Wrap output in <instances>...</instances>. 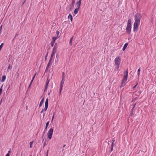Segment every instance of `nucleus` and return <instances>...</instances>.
<instances>
[{
	"mask_svg": "<svg viewBox=\"0 0 156 156\" xmlns=\"http://www.w3.org/2000/svg\"><path fill=\"white\" fill-rule=\"evenodd\" d=\"M128 73V72L127 71L126 72H124L123 78L122 81V85L120 87V88L124 86L126 83V82L127 80Z\"/></svg>",
	"mask_w": 156,
	"mask_h": 156,
	"instance_id": "nucleus-1",
	"label": "nucleus"
},
{
	"mask_svg": "<svg viewBox=\"0 0 156 156\" xmlns=\"http://www.w3.org/2000/svg\"><path fill=\"white\" fill-rule=\"evenodd\" d=\"M131 21L130 19H129L128 21L126 31L127 33L130 34L131 31Z\"/></svg>",
	"mask_w": 156,
	"mask_h": 156,
	"instance_id": "nucleus-2",
	"label": "nucleus"
},
{
	"mask_svg": "<svg viewBox=\"0 0 156 156\" xmlns=\"http://www.w3.org/2000/svg\"><path fill=\"white\" fill-rule=\"evenodd\" d=\"M142 18V16L140 14L137 13L136 14L135 16V21L137 23H140V20Z\"/></svg>",
	"mask_w": 156,
	"mask_h": 156,
	"instance_id": "nucleus-3",
	"label": "nucleus"
},
{
	"mask_svg": "<svg viewBox=\"0 0 156 156\" xmlns=\"http://www.w3.org/2000/svg\"><path fill=\"white\" fill-rule=\"evenodd\" d=\"M53 129L52 128H51L48 132V137L50 139H51L52 138V136L53 133Z\"/></svg>",
	"mask_w": 156,
	"mask_h": 156,
	"instance_id": "nucleus-4",
	"label": "nucleus"
},
{
	"mask_svg": "<svg viewBox=\"0 0 156 156\" xmlns=\"http://www.w3.org/2000/svg\"><path fill=\"white\" fill-rule=\"evenodd\" d=\"M140 23H137L135 21L133 25V31L135 32L136 31L138 30V27Z\"/></svg>",
	"mask_w": 156,
	"mask_h": 156,
	"instance_id": "nucleus-5",
	"label": "nucleus"
},
{
	"mask_svg": "<svg viewBox=\"0 0 156 156\" xmlns=\"http://www.w3.org/2000/svg\"><path fill=\"white\" fill-rule=\"evenodd\" d=\"M115 65H120L121 62V59L119 56L116 57L114 60Z\"/></svg>",
	"mask_w": 156,
	"mask_h": 156,
	"instance_id": "nucleus-6",
	"label": "nucleus"
},
{
	"mask_svg": "<svg viewBox=\"0 0 156 156\" xmlns=\"http://www.w3.org/2000/svg\"><path fill=\"white\" fill-rule=\"evenodd\" d=\"M57 48V47L55 45L54 46L52 49V51L51 55V57H53L54 56L56 51Z\"/></svg>",
	"mask_w": 156,
	"mask_h": 156,
	"instance_id": "nucleus-7",
	"label": "nucleus"
},
{
	"mask_svg": "<svg viewBox=\"0 0 156 156\" xmlns=\"http://www.w3.org/2000/svg\"><path fill=\"white\" fill-rule=\"evenodd\" d=\"M48 106V99L47 98L45 104L44 108V110L46 111L47 109Z\"/></svg>",
	"mask_w": 156,
	"mask_h": 156,
	"instance_id": "nucleus-8",
	"label": "nucleus"
},
{
	"mask_svg": "<svg viewBox=\"0 0 156 156\" xmlns=\"http://www.w3.org/2000/svg\"><path fill=\"white\" fill-rule=\"evenodd\" d=\"M119 65H115V66L114 69V71L117 72L118 73L119 71Z\"/></svg>",
	"mask_w": 156,
	"mask_h": 156,
	"instance_id": "nucleus-9",
	"label": "nucleus"
},
{
	"mask_svg": "<svg viewBox=\"0 0 156 156\" xmlns=\"http://www.w3.org/2000/svg\"><path fill=\"white\" fill-rule=\"evenodd\" d=\"M49 80H48V78L47 82L46 83V85L45 87V89L44 90V92L46 91L47 90V89L48 88V85L49 83Z\"/></svg>",
	"mask_w": 156,
	"mask_h": 156,
	"instance_id": "nucleus-10",
	"label": "nucleus"
},
{
	"mask_svg": "<svg viewBox=\"0 0 156 156\" xmlns=\"http://www.w3.org/2000/svg\"><path fill=\"white\" fill-rule=\"evenodd\" d=\"M81 0H80L78 2H76V7H76L78 8H80V5L81 4Z\"/></svg>",
	"mask_w": 156,
	"mask_h": 156,
	"instance_id": "nucleus-11",
	"label": "nucleus"
},
{
	"mask_svg": "<svg viewBox=\"0 0 156 156\" xmlns=\"http://www.w3.org/2000/svg\"><path fill=\"white\" fill-rule=\"evenodd\" d=\"M114 140H112V144L111 147V151H112L113 149V147L114 145Z\"/></svg>",
	"mask_w": 156,
	"mask_h": 156,
	"instance_id": "nucleus-12",
	"label": "nucleus"
},
{
	"mask_svg": "<svg viewBox=\"0 0 156 156\" xmlns=\"http://www.w3.org/2000/svg\"><path fill=\"white\" fill-rule=\"evenodd\" d=\"M79 8L76 7L75 9L74 12V13L75 14H76L78 12L79 10Z\"/></svg>",
	"mask_w": 156,
	"mask_h": 156,
	"instance_id": "nucleus-13",
	"label": "nucleus"
},
{
	"mask_svg": "<svg viewBox=\"0 0 156 156\" xmlns=\"http://www.w3.org/2000/svg\"><path fill=\"white\" fill-rule=\"evenodd\" d=\"M65 80L64 79H62L61 82L60 84V87H63V84L64 83Z\"/></svg>",
	"mask_w": 156,
	"mask_h": 156,
	"instance_id": "nucleus-14",
	"label": "nucleus"
},
{
	"mask_svg": "<svg viewBox=\"0 0 156 156\" xmlns=\"http://www.w3.org/2000/svg\"><path fill=\"white\" fill-rule=\"evenodd\" d=\"M128 45V44L127 43H126L124 46H123V47L122 49V50L123 51H124L125 50V49H126V48L127 47V46Z\"/></svg>",
	"mask_w": 156,
	"mask_h": 156,
	"instance_id": "nucleus-15",
	"label": "nucleus"
},
{
	"mask_svg": "<svg viewBox=\"0 0 156 156\" xmlns=\"http://www.w3.org/2000/svg\"><path fill=\"white\" fill-rule=\"evenodd\" d=\"M6 79V76H2V79L1 80L2 82H4Z\"/></svg>",
	"mask_w": 156,
	"mask_h": 156,
	"instance_id": "nucleus-16",
	"label": "nucleus"
},
{
	"mask_svg": "<svg viewBox=\"0 0 156 156\" xmlns=\"http://www.w3.org/2000/svg\"><path fill=\"white\" fill-rule=\"evenodd\" d=\"M68 18L69 19H70L71 21H72L73 20V17L72 15L71 14H69L68 16Z\"/></svg>",
	"mask_w": 156,
	"mask_h": 156,
	"instance_id": "nucleus-17",
	"label": "nucleus"
},
{
	"mask_svg": "<svg viewBox=\"0 0 156 156\" xmlns=\"http://www.w3.org/2000/svg\"><path fill=\"white\" fill-rule=\"evenodd\" d=\"M44 98H43L41 100V102H40V104H39V107H41L42 106V104H43V103L44 102Z\"/></svg>",
	"mask_w": 156,
	"mask_h": 156,
	"instance_id": "nucleus-18",
	"label": "nucleus"
},
{
	"mask_svg": "<svg viewBox=\"0 0 156 156\" xmlns=\"http://www.w3.org/2000/svg\"><path fill=\"white\" fill-rule=\"evenodd\" d=\"M34 141H32L30 142V147L31 148L32 147V145L34 144Z\"/></svg>",
	"mask_w": 156,
	"mask_h": 156,
	"instance_id": "nucleus-19",
	"label": "nucleus"
},
{
	"mask_svg": "<svg viewBox=\"0 0 156 156\" xmlns=\"http://www.w3.org/2000/svg\"><path fill=\"white\" fill-rule=\"evenodd\" d=\"M73 36L72 37H71L70 39V41H69V44H70V45L71 46L72 45V41L73 40Z\"/></svg>",
	"mask_w": 156,
	"mask_h": 156,
	"instance_id": "nucleus-20",
	"label": "nucleus"
},
{
	"mask_svg": "<svg viewBox=\"0 0 156 156\" xmlns=\"http://www.w3.org/2000/svg\"><path fill=\"white\" fill-rule=\"evenodd\" d=\"M74 4H73H73L72 3L71 5L70 6V9L71 10L73 8V7L74 6Z\"/></svg>",
	"mask_w": 156,
	"mask_h": 156,
	"instance_id": "nucleus-21",
	"label": "nucleus"
},
{
	"mask_svg": "<svg viewBox=\"0 0 156 156\" xmlns=\"http://www.w3.org/2000/svg\"><path fill=\"white\" fill-rule=\"evenodd\" d=\"M56 40V38L54 37H53L52 38V41L54 42H55Z\"/></svg>",
	"mask_w": 156,
	"mask_h": 156,
	"instance_id": "nucleus-22",
	"label": "nucleus"
},
{
	"mask_svg": "<svg viewBox=\"0 0 156 156\" xmlns=\"http://www.w3.org/2000/svg\"><path fill=\"white\" fill-rule=\"evenodd\" d=\"M62 74V79H64L65 77V74L64 72H63Z\"/></svg>",
	"mask_w": 156,
	"mask_h": 156,
	"instance_id": "nucleus-23",
	"label": "nucleus"
},
{
	"mask_svg": "<svg viewBox=\"0 0 156 156\" xmlns=\"http://www.w3.org/2000/svg\"><path fill=\"white\" fill-rule=\"evenodd\" d=\"M140 68H139L137 70V74L138 75V76H139L140 75Z\"/></svg>",
	"mask_w": 156,
	"mask_h": 156,
	"instance_id": "nucleus-24",
	"label": "nucleus"
},
{
	"mask_svg": "<svg viewBox=\"0 0 156 156\" xmlns=\"http://www.w3.org/2000/svg\"><path fill=\"white\" fill-rule=\"evenodd\" d=\"M11 68L12 67H11V66L10 65H9V66L8 67V69H7V71H8V72H9V69H11Z\"/></svg>",
	"mask_w": 156,
	"mask_h": 156,
	"instance_id": "nucleus-25",
	"label": "nucleus"
},
{
	"mask_svg": "<svg viewBox=\"0 0 156 156\" xmlns=\"http://www.w3.org/2000/svg\"><path fill=\"white\" fill-rule=\"evenodd\" d=\"M62 87H60V88L59 89V94H60L61 93V91L62 90Z\"/></svg>",
	"mask_w": 156,
	"mask_h": 156,
	"instance_id": "nucleus-26",
	"label": "nucleus"
},
{
	"mask_svg": "<svg viewBox=\"0 0 156 156\" xmlns=\"http://www.w3.org/2000/svg\"><path fill=\"white\" fill-rule=\"evenodd\" d=\"M2 85L1 87L0 88V95H1V94L2 93Z\"/></svg>",
	"mask_w": 156,
	"mask_h": 156,
	"instance_id": "nucleus-27",
	"label": "nucleus"
},
{
	"mask_svg": "<svg viewBox=\"0 0 156 156\" xmlns=\"http://www.w3.org/2000/svg\"><path fill=\"white\" fill-rule=\"evenodd\" d=\"M54 42H53V41H51V47H52L53 46L54 44Z\"/></svg>",
	"mask_w": 156,
	"mask_h": 156,
	"instance_id": "nucleus-28",
	"label": "nucleus"
},
{
	"mask_svg": "<svg viewBox=\"0 0 156 156\" xmlns=\"http://www.w3.org/2000/svg\"><path fill=\"white\" fill-rule=\"evenodd\" d=\"M33 80H32L30 82V84H29V87L31 85V84L33 82Z\"/></svg>",
	"mask_w": 156,
	"mask_h": 156,
	"instance_id": "nucleus-29",
	"label": "nucleus"
},
{
	"mask_svg": "<svg viewBox=\"0 0 156 156\" xmlns=\"http://www.w3.org/2000/svg\"><path fill=\"white\" fill-rule=\"evenodd\" d=\"M2 25H1L0 27V33H1V31H2Z\"/></svg>",
	"mask_w": 156,
	"mask_h": 156,
	"instance_id": "nucleus-30",
	"label": "nucleus"
},
{
	"mask_svg": "<svg viewBox=\"0 0 156 156\" xmlns=\"http://www.w3.org/2000/svg\"><path fill=\"white\" fill-rule=\"evenodd\" d=\"M72 0V3L73 4H73H75V0Z\"/></svg>",
	"mask_w": 156,
	"mask_h": 156,
	"instance_id": "nucleus-31",
	"label": "nucleus"
},
{
	"mask_svg": "<svg viewBox=\"0 0 156 156\" xmlns=\"http://www.w3.org/2000/svg\"><path fill=\"white\" fill-rule=\"evenodd\" d=\"M48 151H49L48 150L47 151L46 156H48Z\"/></svg>",
	"mask_w": 156,
	"mask_h": 156,
	"instance_id": "nucleus-32",
	"label": "nucleus"
},
{
	"mask_svg": "<svg viewBox=\"0 0 156 156\" xmlns=\"http://www.w3.org/2000/svg\"><path fill=\"white\" fill-rule=\"evenodd\" d=\"M49 121H48V122H47V123H46V126H48L49 124Z\"/></svg>",
	"mask_w": 156,
	"mask_h": 156,
	"instance_id": "nucleus-33",
	"label": "nucleus"
},
{
	"mask_svg": "<svg viewBox=\"0 0 156 156\" xmlns=\"http://www.w3.org/2000/svg\"><path fill=\"white\" fill-rule=\"evenodd\" d=\"M53 57L51 56L49 60V62H51V61Z\"/></svg>",
	"mask_w": 156,
	"mask_h": 156,
	"instance_id": "nucleus-34",
	"label": "nucleus"
},
{
	"mask_svg": "<svg viewBox=\"0 0 156 156\" xmlns=\"http://www.w3.org/2000/svg\"><path fill=\"white\" fill-rule=\"evenodd\" d=\"M36 74H35L34 75V76L33 77V78H32V80H33V81L34 80V78L35 77V76H36Z\"/></svg>",
	"mask_w": 156,
	"mask_h": 156,
	"instance_id": "nucleus-35",
	"label": "nucleus"
},
{
	"mask_svg": "<svg viewBox=\"0 0 156 156\" xmlns=\"http://www.w3.org/2000/svg\"><path fill=\"white\" fill-rule=\"evenodd\" d=\"M11 149H10L8 151V153H9L10 154V153H11Z\"/></svg>",
	"mask_w": 156,
	"mask_h": 156,
	"instance_id": "nucleus-36",
	"label": "nucleus"
},
{
	"mask_svg": "<svg viewBox=\"0 0 156 156\" xmlns=\"http://www.w3.org/2000/svg\"><path fill=\"white\" fill-rule=\"evenodd\" d=\"M44 111V109H43L42 110V111L40 113H42Z\"/></svg>",
	"mask_w": 156,
	"mask_h": 156,
	"instance_id": "nucleus-37",
	"label": "nucleus"
},
{
	"mask_svg": "<svg viewBox=\"0 0 156 156\" xmlns=\"http://www.w3.org/2000/svg\"><path fill=\"white\" fill-rule=\"evenodd\" d=\"M46 143L45 142H44L43 144L44 146H45L46 145Z\"/></svg>",
	"mask_w": 156,
	"mask_h": 156,
	"instance_id": "nucleus-38",
	"label": "nucleus"
},
{
	"mask_svg": "<svg viewBox=\"0 0 156 156\" xmlns=\"http://www.w3.org/2000/svg\"><path fill=\"white\" fill-rule=\"evenodd\" d=\"M54 116H52V119H51V122H52V121H53V119H54Z\"/></svg>",
	"mask_w": 156,
	"mask_h": 156,
	"instance_id": "nucleus-39",
	"label": "nucleus"
},
{
	"mask_svg": "<svg viewBox=\"0 0 156 156\" xmlns=\"http://www.w3.org/2000/svg\"><path fill=\"white\" fill-rule=\"evenodd\" d=\"M56 33L58 35L59 34V32L58 31H57L56 32Z\"/></svg>",
	"mask_w": 156,
	"mask_h": 156,
	"instance_id": "nucleus-40",
	"label": "nucleus"
},
{
	"mask_svg": "<svg viewBox=\"0 0 156 156\" xmlns=\"http://www.w3.org/2000/svg\"><path fill=\"white\" fill-rule=\"evenodd\" d=\"M5 156H10V154H9V153H7L6 155Z\"/></svg>",
	"mask_w": 156,
	"mask_h": 156,
	"instance_id": "nucleus-41",
	"label": "nucleus"
},
{
	"mask_svg": "<svg viewBox=\"0 0 156 156\" xmlns=\"http://www.w3.org/2000/svg\"><path fill=\"white\" fill-rule=\"evenodd\" d=\"M50 64V62H48V65H48V66H49Z\"/></svg>",
	"mask_w": 156,
	"mask_h": 156,
	"instance_id": "nucleus-42",
	"label": "nucleus"
},
{
	"mask_svg": "<svg viewBox=\"0 0 156 156\" xmlns=\"http://www.w3.org/2000/svg\"><path fill=\"white\" fill-rule=\"evenodd\" d=\"M18 36V34H16L15 35V38L16 37H17Z\"/></svg>",
	"mask_w": 156,
	"mask_h": 156,
	"instance_id": "nucleus-43",
	"label": "nucleus"
},
{
	"mask_svg": "<svg viewBox=\"0 0 156 156\" xmlns=\"http://www.w3.org/2000/svg\"><path fill=\"white\" fill-rule=\"evenodd\" d=\"M137 84H136V85H135L134 86V87H133V88H135L136 87V86H137Z\"/></svg>",
	"mask_w": 156,
	"mask_h": 156,
	"instance_id": "nucleus-44",
	"label": "nucleus"
},
{
	"mask_svg": "<svg viewBox=\"0 0 156 156\" xmlns=\"http://www.w3.org/2000/svg\"><path fill=\"white\" fill-rule=\"evenodd\" d=\"M47 130V129H46V128H45V129H44V133Z\"/></svg>",
	"mask_w": 156,
	"mask_h": 156,
	"instance_id": "nucleus-45",
	"label": "nucleus"
},
{
	"mask_svg": "<svg viewBox=\"0 0 156 156\" xmlns=\"http://www.w3.org/2000/svg\"><path fill=\"white\" fill-rule=\"evenodd\" d=\"M55 37V38H56V39H58V36H57V37Z\"/></svg>",
	"mask_w": 156,
	"mask_h": 156,
	"instance_id": "nucleus-46",
	"label": "nucleus"
},
{
	"mask_svg": "<svg viewBox=\"0 0 156 156\" xmlns=\"http://www.w3.org/2000/svg\"><path fill=\"white\" fill-rule=\"evenodd\" d=\"M48 67L49 66H47V67L46 68V69H48Z\"/></svg>",
	"mask_w": 156,
	"mask_h": 156,
	"instance_id": "nucleus-47",
	"label": "nucleus"
},
{
	"mask_svg": "<svg viewBox=\"0 0 156 156\" xmlns=\"http://www.w3.org/2000/svg\"><path fill=\"white\" fill-rule=\"evenodd\" d=\"M48 126H46V127L45 128H46V129H47V128Z\"/></svg>",
	"mask_w": 156,
	"mask_h": 156,
	"instance_id": "nucleus-48",
	"label": "nucleus"
},
{
	"mask_svg": "<svg viewBox=\"0 0 156 156\" xmlns=\"http://www.w3.org/2000/svg\"><path fill=\"white\" fill-rule=\"evenodd\" d=\"M45 113H44V114H43V117H44V115H45Z\"/></svg>",
	"mask_w": 156,
	"mask_h": 156,
	"instance_id": "nucleus-49",
	"label": "nucleus"
},
{
	"mask_svg": "<svg viewBox=\"0 0 156 156\" xmlns=\"http://www.w3.org/2000/svg\"><path fill=\"white\" fill-rule=\"evenodd\" d=\"M55 114V112H54L53 113V116H54Z\"/></svg>",
	"mask_w": 156,
	"mask_h": 156,
	"instance_id": "nucleus-50",
	"label": "nucleus"
},
{
	"mask_svg": "<svg viewBox=\"0 0 156 156\" xmlns=\"http://www.w3.org/2000/svg\"><path fill=\"white\" fill-rule=\"evenodd\" d=\"M135 104L134 105V106L133 107V108L135 106Z\"/></svg>",
	"mask_w": 156,
	"mask_h": 156,
	"instance_id": "nucleus-51",
	"label": "nucleus"
},
{
	"mask_svg": "<svg viewBox=\"0 0 156 156\" xmlns=\"http://www.w3.org/2000/svg\"><path fill=\"white\" fill-rule=\"evenodd\" d=\"M50 93H48V95H50Z\"/></svg>",
	"mask_w": 156,
	"mask_h": 156,
	"instance_id": "nucleus-52",
	"label": "nucleus"
},
{
	"mask_svg": "<svg viewBox=\"0 0 156 156\" xmlns=\"http://www.w3.org/2000/svg\"><path fill=\"white\" fill-rule=\"evenodd\" d=\"M65 145H64L63 147H65Z\"/></svg>",
	"mask_w": 156,
	"mask_h": 156,
	"instance_id": "nucleus-53",
	"label": "nucleus"
},
{
	"mask_svg": "<svg viewBox=\"0 0 156 156\" xmlns=\"http://www.w3.org/2000/svg\"><path fill=\"white\" fill-rule=\"evenodd\" d=\"M47 55L46 56V57L47 56Z\"/></svg>",
	"mask_w": 156,
	"mask_h": 156,
	"instance_id": "nucleus-54",
	"label": "nucleus"
},
{
	"mask_svg": "<svg viewBox=\"0 0 156 156\" xmlns=\"http://www.w3.org/2000/svg\"><path fill=\"white\" fill-rule=\"evenodd\" d=\"M2 101V100H1V102Z\"/></svg>",
	"mask_w": 156,
	"mask_h": 156,
	"instance_id": "nucleus-55",
	"label": "nucleus"
}]
</instances>
